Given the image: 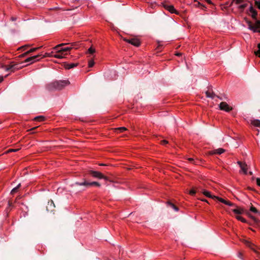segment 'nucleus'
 I'll list each match as a JSON object with an SVG mask.
<instances>
[{
    "mask_svg": "<svg viewBox=\"0 0 260 260\" xmlns=\"http://www.w3.org/2000/svg\"><path fill=\"white\" fill-rule=\"evenodd\" d=\"M250 211L254 213L260 214V212L258 210H257V209L256 208L253 207L252 205H251V206L250 208Z\"/></svg>",
    "mask_w": 260,
    "mask_h": 260,
    "instance_id": "412c9836",
    "label": "nucleus"
},
{
    "mask_svg": "<svg viewBox=\"0 0 260 260\" xmlns=\"http://www.w3.org/2000/svg\"><path fill=\"white\" fill-rule=\"evenodd\" d=\"M38 127V126L34 127H33V128H31L30 129H29V131H32V133H35V132H34V131H35L36 129H37Z\"/></svg>",
    "mask_w": 260,
    "mask_h": 260,
    "instance_id": "09e8293b",
    "label": "nucleus"
},
{
    "mask_svg": "<svg viewBox=\"0 0 260 260\" xmlns=\"http://www.w3.org/2000/svg\"><path fill=\"white\" fill-rule=\"evenodd\" d=\"M10 208V207H8L5 210V212L7 214V216H8L9 213L10 212L11 209Z\"/></svg>",
    "mask_w": 260,
    "mask_h": 260,
    "instance_id": "58836bf2",
    "label": "nucleus"
},
{
    "mask_svg": "<svg viewBox=\"0 0 260 260\" xmlns=\"http://www.w3.org/2000/svg\"><path fill=\"white\" fill-rule=\"evenodd\" d=\"M205 94L207 98H210L212 99L216 96V94L214 92H210V88H208V90L205 92Z\"/></svg>",
    "mask_w": 260,
    "mask_h": 260,
    "instance_id": "f3484780",
    "label": "nucleus"
},
{
    "mask_svg": "<svg viewBox=\"0 0 260 260\" xmlns=\"http://www.w3.org/2000/svg\"><path fill=\"white\" fill-rule=\"evenodd\" d=\"M34 120L35 121H43L45 120V117L42 115L38 116L34 118Z\"/></svg>",
    "mask_w": 260,
    "mask_h": 260,
    "instance_id": "b1692460",
    "label": "nucleus"
},
{
    "mask_svg": "<svg viewBox=\"0 0 260 260\" xmlns=\"http://www.w3.org/2000/svg\"><path fill=\"white\" fill-rule=\"evenodd\" d=\"M94 62L92 59L90 60L88 62V67L91 68L93 66Z\"/></svg>",
    "mask_w": 260,
    "mask_h": 260,
    "instance_id": "72a5a7b5",
    "label": "nucleus"
},
{
    "mask_svg": "<svg viewBox=\"0 0 260 260\" xmlns=\"http://www.w3.org/2000/svg\"><path fill=\"white\" fill-rule=\"evenodd\" d=\"M8 207H13V204H12V203L10 201H9L8 202Z\"/></svg>",
    "mask_w": 260,
    "mask_h": 260,
    "instance_id": "8fccbe9b",
    "label": "nucleus"
},
{
    "mask_svg": "<svg viewBox=\"0 0 260 260\" xmlns=\"http://www.w3.org/2000/svg\"><path fill=\"white\" fill-rule=\"evenodd\" d=\"M241 241L246 246L252 250L256 253L258 254V252L257 251L255 248L256 247V246L253 243L245 239H243Z\"/></svg>",
    "mask_w": 260,
    "mask_h": 260,
    "instance_id": "423d86ee",
    "label": "nucleus"
},
{
    "mask_svg": "<svg viewBox=\"0 0 260 260\" xmlns=\"http://www.w3.org/2000/svg\"><path fill=\"white\" fill-rule=\"evenodd\" d=\"M123 40L124 41H125L126 42H127V43H128L131 44L132 38H129V39L124 38Z\"/></svg>",
    "mask_w": 260,
    "mask_h": 260,
    "instance_id": "79ce46f5",
    "label": "nucleus"
},
{
    "mask_svg": "<svg viewBox=\"0 0 260 260\" xmlns=\"http://www.w3.org/2000/svg\"><path fill=\"white\" fill-rule=\"evenodd\" d=\"M256 180L257 185L260 186V178H256Z\"/></svg>",
    "mask_w": 260,
    "mask_h": 260,
    "instance_id": "49530a36",
    "label": "nucleus"
},
{
    "mask_svg": "<svg viewBox=\"0 0 260 260\" xmlns=\"http://www.w3.org/2000/svg\"><path fill=\"white\" fill-rule=\"evenodd\" d=\"M4 80V77L1 76L0 77V83H1Z\"/></svg>",
    "mask_w": 260,
    "mask_h": 260,
    "instance_id": "13d9d810",
    "label": "nucleus"
},
{
    "mask_svg": "<svg viewBox=\"0 0 260 260\" xmlns=\"http://www.w3.org/2000/svg\"><path fill=\"white\" fill-rule=\"evenodd\" d=\"M214 199L218 200L219 202L225 204L226 200H224L222 198H219V197H218L216 196V198H215Z\"/></svg>",
    "mask_w": 260,
    "mask_h": 260,
    "instance_id": "7c9ffc66",
    "label": "nucleus"
},
{
    "mask_svg": "<svg viewBox=\"0 0 260 260\" xmlns=\"http://www.w3.org/2000/svg\"><path fill=\"white\" fill-rule=\"evenodd\" d=\"M174 210L175 211H178L179 210V208L176 206H175V207L174 208Z\"/></svg>",
    "mask_w": 260,
    "mask_h": 260,
    "instance_id": "4d7b16f0",
    "label": "nucleus"
},
{
    "mask_svg": "<svg viewBox=\"0 0 260 260\" xmlns=\"http://www.w3.org/2000/svg\"><path fill=\"white\" fill-rule=\"evenodd\" d=\"M251 13V16L253 19H257L256 17H257V13L255 10H254L253 11H252Z\"/></svg>",
    "mask_w": 260,
    "mask_h": 260,
    "instance_id": "bb28decb",
    "label": "nucleus"
},
{
    "mask_svg": "<svg viewBox=\"0 0 260 260\" xmlns=\"http://www.w3.org/2000/svg\"><path fill=\"white\" fill-rule=\"evenodd\" d=\"M257 47L258 49H260V43L257 45Z\"/></svg>",
    "mask_w": 260,
    "mask_h": 260,
    "instance_id": "338daca9",
    "label": "nucleus"
},
{
    "mask_svg": "<svg viewBox=\"0 0 260 260\" xmlns=\"http://www.w3.org/2000/svg\"><path fill=\"white\" fill-rule=\"evenodd\" d=\"M16 20H17V17H16L12 16L11 18V20L12 21H16Z\"/></svg>",
    "mask_w": 260,
    "mask_h": 260,
    "instance_id": "3c124183",
    "label": "nucleus"
},
{
    "mask_svg": "<svg viewBox=\"0 0 260 260\" xmlns=\"http://www.w3.org/2000/svg\"><path fill=\"white\" fill-rule=\"evenodd\" d=\"M235 207H236L237 208L232 210V211L234 213L237 214H241L244 212V210L242 208H239L237 206Z\"/></svg>",
    "mask_w": 260,
    "mask_h": 260,
    "instance_id": "a211bd4d",
    "label": "nucleus"
},
{
    "mask_svg": "<svg viewBox=\"0 0 260 260\" xmlns=\"http://www.w3.org/2000/svg\"><path fill=\"white\" fill-rule=\"evenodd\" d=\"M198 191L201 192L203 194H204L205 196H206L208 198H212L213 199H214L215 198H216V196L211 195L210 192L206 191L204 189H202L201 188H199V190Z\"/></svg>",
    "mask_w": 260,
    "mask_h": 260,
    "instance_id": "1a4fd4ad",
    "label": "nucleus"
},
{
    "mask_svg": "<svg viewBox=\"0 0 260 260\" xmlns=\"http://www.w3.org/2000/svg\"><path fill=\"white\" fill-rule=\"evenodd\" d=\"M225 205H229L230 206H236V205L232 203V202L229 201H226Z\"/></svg>",
    "mask_w": 260,
    "mask_h": 260,
    "instance_id": "c9c22d12",
    "label": "nucleus"
},
{
    "mask_svg": "<svg viewBox=\"0 0 260 260\" xmlns=\"http://www.w3.org/2000/svg\"><path fill=\"white\" fill-rule=\"evenodd\" d=\"M100 166H106V165L105 164H101L99 165Z\"/></svg>",
    "mask_w": 260,
    "mask_h": 260,
    "instance_id": "69168bd1",
    "label": "nucleus"
},
{
    "mask_svg": "<svg viewBox=\"0 0 260 260\" xmlns=\"http://www.w3.org/2000/svg\"><path fill=\"white\" fill-rule=\"evenodd\" d=\"M18 150H19V149H10L8 150V152H17Z\"/></svg>",
    "mask_w": 260,
    "mask_h": 260,
    "instance_id": "37998d69",
    "label": "nucleus"
},
{
    "mask_svg": "<svg viewBox=\"0 0 260 260\" xmlns=\"http://www.w3.org/2000/svg\"><path fill=\"white\" fill-rule=\"evenodd\" d=\"M234 2H235V3L236 4L243 3L245 2H248V1L247 0H233L232 2L230 4V6H232Z\"/></svg>",
    "mask_w": 260,
    "mask_h": 260,
    "instance_id": "4be33fe9",
    "label": "nucleus"
},
{
    "mask_svg": "<svg viewBox=\"0 0 260 260\" xmlns=\"http://www.w3.org/2000/svg\"><path fill=\"white\" fill-rule=\"evenodd\" d=\"M251 123L256 127H260V120L258 119L252 120Z\"/></svg>",
    "mask_w": 260,
    "mask_h": 260,
    "instance_id": "5701e85b",
    "label": "nucleus"
},
{
    "mask_svg": "<svg viewBox=\"0 0 260 260\" xmlns=\"http://www.w3.org/2000/svg\"><path fill=\"white\" fill-rule=\"evenodd\" d=\"M209 4H212V2L210 0H205Z\"/></svg>",
    "mask_w": 260,
    "mask_h": 260,
    "instance_id": "6e6d98bb",
    "label": "nucleus"
},
{
    "mask_svg": "<svg viewBox=\"0 0 260 260\" xmlns=\"http://www.w3.org/2000/svg\"><path fill=\"white\" fill-rule=\"evenodd\" d=\"M196 192H197V191L195 189H192L190 190L189 194L192 196H193L196 194Z\"/></svg>",
    "mask_w": 260,
    "mask_h": 260,
    "instance_id": "e433bc0d",
    "label": "nucleus"
},
{
    "mask_svg": "<svg viewBox=\"0 0 260 260\" xmlns=\"http://www.w3.org/2000/svg\"><path fill=\"white\" fill-rule=\"evenodd\" d=\"M255 54L260 57V49L255 52Z\"/></svg>",
    "mask_w": 260,
    "mask_h": 260,
    "instance_id": "c03bdc74",
    "label": "nucleus"
},
{
    "mask_svg": "<svg viewBox=\"0 0 260 260\" xmlns=\"http://www.w3.org/2000/svg\"><path fill=\"white\" fill-rule=\"evenodd\" d=\"M53 52H51V53H46L42 58L46 57H53L54 55H53Z\"/></svg>",
    "mask_w": 260,
    "mask_h": 260,
    "instance_id": "c756f323",
    "label": "nucleus"
},
{
    "mask_svg": "<svg viewBox=\"0 0 260 260\" xmlns=\"http://www.w3.org/2000/svg\"><path fill=\"white\" fill-rule=\"evenodd\" d=\"M21 186V184H19L16 187H14L11 191V193L13 194L14 193H15V192H16L18 189L19 188V187H20Z\"/></svg>",
    "mask_w": 260,
    "mask_h": 260,
    "instance_id": "393cba45",
    "label": "nucleus"
},
{
    "mask_svg": "<svg viewBox=\"0 0 260 260\" xmlns=\"http://www.w3.org/2000/svg\"><path fill=\"white\" fill-rule=\"evenodd\" d=\"M116 130L119 131V133H122L124 131H126L127 129L125 127H118V128H116Z\"/></svg>",
    "mask_w": 260,
    "mask_h": 260,
    "instance_id": "c85d7f7f",
    "label": "nucleus"
},
{
    "mask_svg": "<svg viewBox=\"0 0 260 260\" xmlns=\"http://www.w3.org/2000/svg\"><path fill=\"white\" fill-rule=\"evenodd\" d=\"M230 6H230V5H229V3H225V6H224L223 8H228V7H230Z\"/></svg>",
    "mask_w": 260,
    "mask_h": 260,
    "instance_id": "603ef678",
    "label": "nucleus"
},
{
    "mask_svg": "<svg viewBox=\"0 0 260 260\" xmlns=\"http://www.w3.org/2000/svg\"><path fill=\"white\" fill-rule=\"evenodd\" d=\"M18 63H14V62H11V64L9 66H3V68L6 71H11L14 72L15 70H18L19 69H21L22 67H18Z\"/></svg>",
    "mask_w": 260,
    "mask_h": 260,
    "instance_id": "39448f33",
    "label": "nucleus"
},
{
    "mask_svg": "<svg viewBox=\"0 0 260 260\" xmlns=\"http://www.w3.org/2000/svg\"><path fill=\"white\" fill-rule=\"evenodd\" d=\"M62 53H61V54H55L53 56V57H55V58H62Z\"/></svg>",
    "mask_w": 260,
    "mask_h": 260,
    "instance_id": "ea45409f",
    "label": "nucleus"
},
{
    "mask_svg": "<svg viewBox=\"0 0 260 260\" xmlns=\"http://www.w3.org/2000/svg\"><path fill=\"white\" fill-rule=\"evenodd\" d=\"M131 44L135 46L138 47L140 45V41L138 38H132Z\"/></svg>",
    "mask_w": 260,
    "mask_h": 260,
    "instance_id": "2eb2a0df",
    "label": "nucleus"
},
{
    "mask_svg": "<svg viewBox=\"0 0 260 260\" xmlns=\"http://www.w3.org/2000/svg\"><path fill=\"white\" fill-rule=\"evenodd\" d=\"M238 257H239L240 258H241V259H243V258H242V254L241 253H239L238 254Z\"/></svg>",
    "mask_w": 260,
    "mask_h": 260,
    "instance_id": "5fc2aeb1",
    "label": "nucleus"
},
{
    "mask_svg": "<svg viewBox=\"0 0 260 260\" xmlns=\"http://www.w3.org/2000/svg\"><path fill=\"white\" fill-rule=\"evenodd\" d=\"M51 205L53 204V206H54V203L52 201H51V203H50Z\"/></svg>",
    "mask_w": 260,
    "mask_h": 260,
    "instance_id": "774afa93",
    "label": "nucleus"
},
{
    "mask_svg": "<svg viewBox=\"0 0 260 260\" xmlns=\"http://www.w3.org/2000/svg\"><path fill=\"white\" fill-rule=\"evenodd\" d=\"M41 47H40L41 48ZM40 48V47H36V48H32L31 49H30L29 51L25 52L24 53L20 55L19 56V57H23L27 55H28L29 53H31V52H35L36 51H37V50H38Z\"/></svg>",
    "mask_w": 260,
    "mask_h": 260,
    "instance_id": "4468645a",
    "label": "nucleus"
},
{
    "mask_svg": "<svg viewBox=\"0 0 260 260\" xmlns=\"http://www.w3.org/2000/svg\"><path fill=\"white\" fill-rule=\"evenodd\" d=\"M88 52L90 54H93L95 52V50L92 47H90L88 49Z\"/></svg>",
    "mask_w": 260,
    "mask_h": 260,
    "instance_id": "473e14b6",
    "label": "nucleus"
},
{
    "mask_svg": "<svg viewBox=\"0 0 260 260\" xmlns=\"http://www.w3.org/2000/svg\"><path fill=\"white\" fill-rule=\"evenodd\" d=\"M161 143L162 144V145H165V144H167L168 143V142L167 141V140H164L162 141H161Z\"/></svg>",
    "mask_w": 260,
    "mask_h": 260,
    "instance_id": "de8ad7c7",
    "label": "nucleus"
},
{
    "mask_svg": "<svg viewBox=\"0 0 260 260\" xmlns=\"http://www.w3.org/2000/svg\"><path fill=\"white\" fill-rule=\"evenodd\" d=\"M201 200H202V201H203V202H206L208 203V201H207V200H206V199H202Z\"/></svg>",
    "mask_w": 260,
    "mask_h": 260,
    "instance_id": "0e129e2a",
    "label": "nucleus"
},
{
    "mask_svg": "<svg viewBox=\"0 0 260 260\" xmlns=\"http://www.w3.org/2000/svg\"><path fill=\"white\" fill-rule=\"evenodd\" d=\"M247 6V3H245V4H243L241 5H240L239 7H238V9L241 11H243V10H244V9Z\"/></svg>",
    "mask_w": 260,
    "mask_h": 260,
    "instance_id": "a878e982",
    "label": "nucleus"
},
{
    "mask_svg": "<svg viewBox=\"0 0 260 260\" xmlns=\"http://www.w3.org/2000/svg\"><path fill=\"white\" fill-rule=\"evenodd\" d=\"M67 44H65V43H62V44H60L59 45H56V46H55L54 48H53V49L54 50H57L59 47H61V46H63L65 45H66Z\"/></svg>",
    "mask_w": 260,
    "mask_h": 260,
    "instance_id": "f704fd0d",
    "label": "nucleus"
},
{
    "mask_svg": "<svg viewBox=\"0 0 260 260\" xmlns=\"http://www.w3.org/2000/svg\"><path fill=\"white\" fill-rule=\"evenodd\" d=\"M193 5L195 7H200L202 9L206 8V7L204 5L202 4L200 2L198 1H194Z\"/></svg>",
    "mask_w": 260,
    "mask_h": 260,
    "instance_id": "6ab92c4d",
    "label": "nucleus"
},
{
    "mask_svg": "<svg viewBox=\"0 0 260 260\" xmlns=\"http://www.w3.org/2000/svg\"><path fill=\"white\" fill-rule=\"evenodd\" d=\"M164 7L167 10H168L171 13L178 14L177 11L175 9L173 5H169L167 4H163Z\"/></svg>",
    "mask_w": 260,
    "mask_h": 260,
    "instance_id": "6e6552de",
    "label": "nucleus"
},
{
    "mask_svg": "<svg viewBox=\"0 0 260 260\" xmlns=\"http://www.w3.org/2000/svg\"><path fill=\"white\" fill-rule=\"evenodd\" d=\"M255 9L253 8V6L252 5H251L250 8H249V12L250 13H251L252 11H253Z\"/></svg>",
    "mask_w": 260,
    "mask_h": 260,
    "instance_id": "a18cd8bd",
    "label": "nucleus"
},
{
    "mask_svg": "<svg viewBox=\"0 0 260 260\" xmlns=\"http://www.w3.org/2000/svg\"><path fill=\"white\" fill-rule=\"evenodd\" d=\"M46 88L49 91L56 90L54 81L50 82L46 85Z\"/></svg>",
    "mask_w": 260,
    "mask_h": 260,
    "instance_id": "9d476101",
    "label": "nucleus"
},
{
    "mask_svg": "<svg viewBox=\"0 0 260 260\" xmlns=\"http://www.w3.org/2000/svg\"><path fill=\"white\" fill-rule=\"evenodd\" d=\"M168 205L169 207L173 208V209H174V207H175V205L170 202H168Z\"/></svg>",
    "mask_w": 260,
    "mask_h": 260,
    "instance_id": "4c0bfd02",
    "label": "nucleus"
},
{
    "mask_svg": "<svg viewBox=\"0 0 260 260\" xmlns=\"http://www.w3.org/2000/svg\"><path fill=\"white\" fill-rule=\"evenodd\" d=\"M225 152V150L223 148H218L213 151H211L209 152V154H221L222 153Z\"/></svg>",
    "mask_w": 260,
    "mask_h": 260,
    "instance_id": "ddd939ff",
    "label": "nucleus"
},
{
    "mask_svg": "<svg viewBox=\"0 0 260 260\" xmlns=\"http://www.w3.org/2000/svg\"><path fill=\"white\" fill-rule=\"evenodd\" d=\"M77 65H78V63H64V64H63V67H64V68L66 69L69 70V69H72V68L76 67Z\"/></svg>",
    "mask_w": 260,
    "mask_h": 260,
    "instance_id": "dca6fc26",
    "label": "nucleus"
},
{
    "mask_svg": "<svg viewBox=\"0 0 260 260\" xmlns=\"http://www.w3.org/2000/svg\"><path fill=\"white\" fill-rule=\"evenodd\" d=\"M188 160L190 161V162H193V159L192 158H188Z\"/></svg>",
    "mask_w": 260,
    "mask_h": 260,
    "instance_id": "052dcab7",
    "label": "nucleus"
},
{
    "mask_svg": "<svg viewBox=\"0 0 260 260\" xmlns=\"http://www.w3.org/2000/svg\"><path fill=\"white\" fill-rule=\"evenodd\" d=\"M72 48V47L63 48L59 50H58L57 52L59 53H62L63 52L70 51Z\"/></svg>",
    "mask_w": 260,
    "mask_h": 260,
    "instance_id": "aec40b11",
    "label": "nucleus"
},
{
    "mask_svg": "<svg viewBox=\"0 0 260 260\" xmlns=\"http://www.w3.org/2000/svg\"><path fill=\"white\" fill-rule=\"evenodd\" d=\"M236 218L238 220H240L241 221V222H244V223H246V220L245 219H244V218H243L242 217L240 216H236Z\"/></svg>",
    "mask_w": 260,
    "mask_h": 260,
    "instance_id": "cd10ccee",
    "label": "nucleus"
},
{
    "mask_svg": "<svg viewBox=\"0 0 260 260\" xmlns=\"http://www.w3.org/2000/svg\"><path fill=\"white\" fill-rule=\"evenodd\" d=\"M215 97H217V98H219V99L220 100H223V99H222L221 97H220V96H218V95H216V96H215Z\"/></svg>",
    "mask_w": 260,
    "mask_h": 260,
    "instance_id": "680f3d73",
    "label": "nucleus"
},
{
    "mask_svg": "<svg viewBox=\"0 0 260 260\" xmlns=\"http://www.w3.org/2000/svg\"><path fill=\"white\" fill-rule=\"evenodd\" d=\"M249 216L254 221H255V222L257 221L256 219L254 216H253L252 215H249Z\"/></svg>",
    "mask_w": 260,
    "mask_h": 260,
    "instance_id": "864d4df0",
    "label": "nucleus"
},
{
    "mask_svg": "<svg viewBox=\"0 0 260 260\" xmlns=\"http://www.w3.org/2000/svg\"><path fill=\"white\" fill-rule=\"evenodd\" d=\"M87 173L94 178L98 179H104L106 180H109L108 178L104 176L102 173L99 171L89 170Z\"/></svg>",
    "mask_w": 260,
    "mask_h": 260,
    "instance_id": "7ed1b4c3",
    "label": "nucleus"
},
{
    "mask_svg": "<svg viewBox=\"0 0 260 260\" xmlns=\"http://www.w3.org/2000/svg\"><path fill=\"white\" fill-rule=\"evenodd\" d=\"M41 56V55H37L34 56H31L30 57L27 58L26 59L24 60V62H34L36 60H39L38 58Z\"/></svg>",
    "mask_w": 260,
    "mask_h": 260,
    "instance_id": "f8f14e48",
    "label": "nucleus"
},
{
    "mask_svg": "<svg viewBox=\"0 0 260 260\" xmlns=\"http://www.w3.org/2000/svg\"><path fill=\"white\" fill-rule=\"evenodd\" d=\"M54 84L56 86V90H61L63 88L66 86L70 84L68 80H59L54 81Z\"/></svg>",
    "mask_w": 260,
    "mask_h": 260,
    "instance_id": "20e7f679",
    "label": "nucleus"
},
{
    "mask_svg": "<svg viewBox=\"0 0 260 260\" xmlns=\"http://www.w3.org/2000/svg\"><path fill=\"white\" fill-rule=\"evenodd\" d=\"M238 164L239 165V166L241 168L242 171L243 172V173L245 174H247V169H248L247 164L245 162L243 163L240 161H238Z\"/></svg>",
    "mask_w": 260,
    "mask_h": 260,
    "instance_id": "9b49d317",
    "label": "nucleus"
},
{
    "mask_svg": "<svg viewBox=\"0 0 260 260\" xmlns=\"http://www.w3.org/2000/svg\"><path fill=\"white\" fill-rule=\"evenodd\" d=\"M255 5L260 10V0H254Z\"/></svg>",
    "mask_w": 260,
    "mask_h": 260,
    "instance_id": "2f4dec72",
    "label": "nucleus"
},
{
    "mask_svg": "<svg viewBox=\"0 0 260 260\" xmlns=\"http://www.w3.org/2000/svg\"><path fill=\"white\" fill-rule=\"evenodd\" d=\"M29 46H30L29 45H24V46L20 47L19 49H23V50H25V49H26Z\"/></svg>",
    "mask_w": 260,
    "mask_h": 260,
    "instance_id": "a19ab883",
    "label": "nucleus"
},
{
    "mask_svg": "<svg viewBox=\"0 0 260 260\" xmlns=\"http://www.w3.org/2000/svg\"><path fill=\"white\" fill-rule=\"evenodd\" d=\"M208 88H210V92H214L212 88V87H209Z\"/></svg>",
    "mask_w": 260,
    "mask_h": 260,
    "instance_id": "bf43d9fd",
    "label": "nucleus"
},
{
    "mask_svg": "<svg viewBox=\"0 0 260 260\" xmlns=\"http://www.w3.org/2000/svg\"><path fill=\"white\" fill-rule=\"evenodd\" d=\"M219 107L220 110L225 111L226 112H229L233 109L232 107H230L226 102H224L220 103Z\"/></svg>",
    "mask_w": 260,
    "mask_h": 260,
    "instance_id": "0eeeda50",
    "label": "nucleus"
},
{
    "mask_svg": "<svg viewBox=\"0 0 260 260\" xmlns=\"http://www.w3.org/2000/svg\"><path fill=\"white\" fill-rule=\"evenodd\" d=\"M93 185L100 187L101 186V184L98 182H89L87 180L83 179L82 181L76 182L72 185L73 187H75L76 186H81L82 188L80 189V191L85 190L86 188H87Z\"/></svg>",
    "mask_w": 260,
    "mask_h": 260,
    "instance_id": "f257e3e1",
    "label": "nucleus"
},
{
    "mask_svg": "<svg viewBox=\"0 0 260 260\" xmlns=\"http://www.w3.org/2000/svg\"><path fill=\"white\" fill-rule=\"evenodd\" d=\"M176 55L177 56H181L182 55V54L181 53H177L176 54Z\"/></svg>",
    "mask_w": 260,
    "mask_h": 260,
    "instance_id": "e2e57ef3",
    "label": "nucleus"
},
{
    "mask_svg": "<svg viewBox=\"0 0 260 260\" xmlns=\"http://www.w3.org/2000/svg\"><path fill=\"white\" fill-rule=\"evenodd\" d=\"M246 22L248 24V28L253 32H260V20L257 19H254L255 20L254 24H253L251 21L249 20L248 19H245Z\"/></svg>",
    "mask_w": 260,
    "mask_h": 260,
    "instance_id": "f03ea898",
    "label": "nucleus"
}]
</instances>
